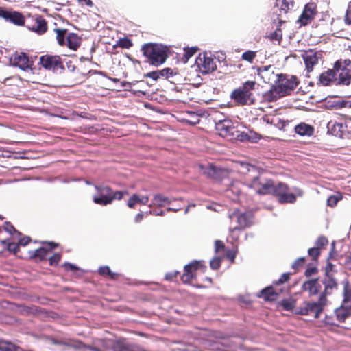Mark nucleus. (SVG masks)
<instances>
[{"instance_id": "obj_45", "label": "nucleus", "mask_w": 351, "mask_h": 351, "mask_svg": "<svg viewBox=\"0 0 351 351\" xmlns=\"http://www.w3.org/2000/svg\"><path fill=\"white\" fill-rule=\"evenodd\" d=\"M139 195L133 194L128 200L127 205L130 208H134L136 204H140Z\"/></svg>"}, {"instance_id": "obj_47", "label": "nucleus", "mask_w": 351, "mask_h": 351, "mask_svg": "<svg viewBox=\"0 0 351 351\" xmlns=\"http://www.w3.org/2000/svg\"><path fill=\"white\" fill-rule=\"evenodd\" d=\"M61 260V254L55 253L49 258V263L51 266H56Z\"/></svg>"}, {"instance_id": "obj_7", "label": "nucleus", "mask_w": 351, "mask_h": 351, "mask_svg": "<svg viewBox=\"0 0 351 351\" xmlns=\"http://www.w3.org/2000/svg\"><path fill=\"white\" fill-rule=\"evenodd\" d=\"M40 64L46 70L62 73L64 66L60 56L45 54L40 57Z\"/></svg>"}, {"instance_id": "obj_20", "label": "nucleus", "mask_w": 351, "mask_h": 351, "mask_svg": "<svg viewBox=\"0 0 351 351\" xmlns=\"http://www.w3.org/2000/svg\"><path fill=\"white\" fill-rule=\"evenodd\" d=\"M97 73L96 71L89 70L86 71L81 68H77L75 72H73L69 76L70 79L73 81L75 84H80L83 82L86 78L88 74Z\"/></svg>"}, {"instance_id": "obj_33", "label": "nucleus", "mask_w": 351, "mask_h": 351, "mask_svg": "<svg viewBox=\"0 0 351 351\" xmlns=\"http://www.w3.org/2000/svg\"><path fill=\"white\" fill-rule=\"evenodd\" d=\"M280 204L291 203L293 204L296 201L295 195L292 193L285 192L278 199Z\"/></svg>"}, {"instance_id": "obj_29", "label": "nucleus", "mask_w": 351, "mask_h": 351, "mask_svg": "<svg viewBox=\"0 0 351 351\" xmlns=\"http://www.w3.org/2000/svg\"><path fill=\"white\" fill-rule=\"evenodd\" d=\"M21 348L11 341L0 339V351H19Z\"/></svg>"}, {"instance_id": "obj_42", "label": "nucleus", "mask_w": 351, "mask_h": 351, "mask_svg": "<svg viewBox=\"0 0 351 351\" xmlns=\"http://www.w3.org/2000/svg\"><path fill=\"white\" fill-rule=\"evenodd\" d=\"M3 229L7 232L10 234H17L18 236H21V233L19 232L16 228L13 226V225L10 221L5 222L3 225Z\"/></svg>"}, {"instance_id": "obj_18", "label": "nucleus", "mask_w": 351, "mask_h": 351, "mask_svg": "<svg viewBox=\"0 0 351 351\" xmlns=\"http://www.w3.org/2000/svg\"><path fill=\"white\" fill-rule=\"evenodd\" d=\"M319 82L324 86H328L332 82H334L336 85H338L337 76L334 70V68L332 69H328V71L322 73L319 76Z\"/></svg>"}, {"instance_id": "obj_26", "label": "nucleus", "mask_w": 351, "mask_h": 351, "mask_svg": "<svg viewBox=\"0 0 351 351\" xmlns=\"http://www.w3.org/2000/svg\"><path fill=\"white\" fill-rule=\"evenodd\" d=\"M8 22L12 23L16 25L22 26L25 24V17L17 11H12L10 14Z\"/></svg>"}, {"instance_id": "obj_13", "label": "nucleus", "mask_w": 351, "mask_h": 351, "mask_svg": "<svg viewBox=\"0 0 351 351\" xmlns=\"http://www.w3.org/2000/svg\"><path fill=\"white\" fill-rule=\"evenodd\" d=\"M302 58L308 72L313 71V66L318 64L319 60L322 58V51H306Z\"/></svg>"}, {"instance_id": "obj_43", "label": "nucleus", "mask_w": 351, "mask_h": 351, "mask_svg": "<svg viewBox=\"0 0 351 351\" xmlns=\"http://www.w3.org/2000/svg\"><path fill=\"white\" fill-rule=\"evenodd\" d=\"M256 56V51L248 50L243 53V60L247 61L250 63H253Z\"/></svg>"}, {"instance_id": "obj_14", "label": "nucleus", "mask_w": 351, "mask_h": 351, "mask_svg": "<svg viewBox=\"0 0 351 351\" xmlns=\"http://www.w3.org/2000/svg\"><path fill=\"white\" fill-rule=\"evenodd\" d=\"M11 64L22 70H27L31 67L32 62L28 56L23 52L15 53L10 58Z\"/></svg>"}, {"instance_id": "obj_27", "label": "nucleus", "mask_w": 351, "mask_h": 351, "mask_svg": "<svg viewBox=\"0 0 351 351\" xmlns=\"http://www.w3.org/2000/svg\"><path fill=\"white\" fill-rule=\"evenodd\" d=\"M67 46L69 49L76 50L81 44V39L75 33H69L66 36Z\"/></svg>"}, {"instance_id": "obj_35", "label": "nucleus", "mask_w": 351, "mask_h": 351, "mask_svg": "<svg viewBox=\"0 0 351 351\" xmlns=\"http://www.w3.org/2000/svg\"><path fill=\"white\" fill-rule=\"evenodd\" d=\"M230 98L234 105L240 106L241 104V88L234 89L230 94Z\"/></svg>"}, {"instance_id": "obj_50", "label": "nucleus", "mask_w": 351, "mask_h": 351, "mask_svg": "<svg viewBox=\"0 0 351 351\" xmlns=\"http://www.w3.org/2000/svg\"><path fill=\"white\" fill-rule=\"evenodd\" d=\"M179 274H180L179 271H172L168 272V273H167L165 274V279L167 281L172 282V281H174L175 279L177 278V277H178V276Z\"/></svg>"}, {"instance_id": "obj_52", "label": "nucleus", "mask_w": 351, "mask_h": 351, "mask_svg": "<svg viewBox=\"0 0 351 351\" xmlns=\"http://www.w3.org/2000/svg\"><path fill=\"white\" fill-rule=\"evenodd\" d=\"M12 10H7L5 8L0 7V18L3 19L5 21H8L10 14H11Z\"/></svg>"}, {"instance_id": "obj_21", "label": "nucleus", "mask_w": 351, "mask_h": 351, "mask_svg": "<svg viewBox=\"0 0 351 351\" xmlns=\"http://www.w3.org/2000/svg\"><path fill=\"white\" fill-rule=\"evenodd\" d=\"M335 315L339 322H343L351 315V308L349 306H345L344 304H341V306L335 310Z\"/></svg>"}, {"instance_id": "obj_48", "label": "nucleus", "mask_w": 351, "mask_h": 351, "mask_svg": "<svg viewBox=\"0 0 351 351\" xmlns=\"http://www.w3.org/2000/svg\"><path fill=\"white\" fill-rule=\"evenodd\" d=\"M341 199V196L340 195H330L327 199V206L330 207H334L336 206L337 202Z\"/></svg>"}, {"instance_id": "obj_30", "label": "nucleus", "mask_w": 351, "mask_h": 351, "mask_svg": "<svg viewBox=\"0 0 351 351\" xmlns=\"http://www.w3.org/2000/svg\"><path fill=\"white\" fill-rule=\"evenodd\" d=\"M289 187L287 184L283 182L274 183V190L271 195L278 197V199L285 192H287Z\"/></svg>"}, {"instance_id": "obj_28", "label": "nucleus", "mask_w": 351, "mask_h": 351, "mask_svg": "<svg viewBox=\"0 0 351 351\" xmlns=\"http://www.w3.org/2000/svg\"><path fill=\"white\" fill-rule=\"evenodd\" d=\"M49 250L45 247H41L35 251L30 252V258L36 261H42L46 258Z\"/></svg>"}, {"instance_id": "obj_37", "label": "nucleus", "mask_w": 351, "mask_h": 351, "mask_svg": "<svg viewBox=\"0 0 351 351\" xmlns=\"http://www.w3.org/2000/svg\"><path fill=\"white\" fill-rule=\"evenodd\" d=\"M281 3L280 10L287 13L289 10L293 7V0H277V5Z\"/></svg>"}, {"instance_id": "obj_3", "label": "nucleus", "mask_w": 351, "mask_h": 351, "mask_svg": "<svg viewBox=\"0 0 351 351\" xmlns=\"http://www.w3.org/2000/svg\"><path fill=\"white\" fill-rule=\"evenodd\" d=\"M97 194L93 196V202L101 206L111 204L114 200H121L124 195H128V191H113L107 185H96Z\"/></svg>"}, {"instance_id": "obj_34", "label": "nucleus", "mask_w": 351, "mask_h": 351, "mask_svg": "<svg viewBox=\"0 0 351 351\" xmlns=\"http://www.w3.org/2000/svg\"><path fill=\"white\" fill-rule=\"evenodd\" d=\"M260 138V135L250 130H247V131H243V141L244 140H247L252 142H256Z\"/></svg>"}, {"instance_id": "obj_64", "label": "nucleus", "mask_w": 351, "mask_h": 351, "mask_svg": "<svg viewBox=\"0 0 351 351\" xmlns=\"http://www.w3.org/2000/svg\"><path fill=\"white\" fill-rule=\"evenodd\" d=\"M345 265L351 271V255L346 256L345 260Z\"/></svg>"}, {"instance_id": "obj_5", "label": "nucleus", "mask_w": 351, "mask_h": 351, "mask_svg": "<svg viewBox=\"0 0 351 351\" xmlns=\"http://www.w3.org/2000/svg\"><path fill=\"white\" fill-rule=\"evenodd\" d=\"M337 76V84L348 86L351 83V60L339 59L334 64Z\"/></svg>"}, {"instance_id": "obj_32", "label": "nucleus", "mask_w": 351, "mask_h": 351, "mask_svg": "<svg viewBox=\"0 0 351 351\" xmlns=\"http://www.w3.org/2000/svg\"><path fill=\"white\" fill-rule=\"evenodd\" d=\"M98 272L100 275L108 276L110 279L117 280L119 277V274L112 272L108 266L100 267Z\"/></svg>"}, {"instance_id": "obj_41", "label": "nucleus", "mask_w": 351, "mask_h": 351, "mask_svg": "<svg viewBox=\"0 0 351 351\" xmlns=\"http://www.w3.org/2000/svg\"><path fill=\"white\" fill-rule=\"evenodd\" d=\"M117 45L122 49H130L133 46V43L130 38L125 37L117 41Z\"/></svg>"}, {"instance_id": "obj_60", "label": "nucleus", "mask_w": 351, "mask_h": 351, "mask_svg": "<svg viewBox=\"0 0 351 351\" xmlns=\"http://www.w3.org/2000/svg\"><path fill=\"white\" fill-rule=\"evenodd\" d=\"M160 71L161 72V76L169 77L173 75V71L170 68H165Z\"/></svg>"}, {"instance_id": "obj_56", "label": "nucleus", "mask_w": 351, "mask_h": 351, "mask_svg": "<svg viewBox=\"0 0 351 351\" xmlns=\"http://www.w3.org/2000/svg\"><path fill=\"white\" fill-rule=\"evenodd\" d=\"M335 106L337 108H351V101H338L336 102Z\"/></svg>"}, {"instance_id": "obj_55", "label": "nucleus", "mask_w": 351, "mask_h": 351, "mask_svg": "<svg viewBox=\"0 0 351 351\" xmlns=\"http://www.w3.org/2000/svg\"><path fill=\"white\" fill-rule=\"evenodd\" d=\"M221 256H223V258L226 257L232 262L235 258V252L232 250H226L225 253L223 254H221Z\"/></svg>"}, {"instance_id": "obj_38", "label": "nucleus", "mask_w": 351, "mask_h": 351, "mask_svg": "<svg viewBox=\"0 0 351 351\" xmlns=\"http://www.w3.org/2000/svg\"><path fill=\"white\" fill-rule=\"evenodd\" d=\"M56 38L60 45H64L65 44V36L66 34V29H56Z\"/></svg>"}, {"instance_id": "obj_15", "label": "nucleus", "mask_w": 351, "mask_h": 351, "mask_svg": "<svg viewBox=\"0 0 351 351\" xmlns=\"http://www.w3.org/2000/svg\"><path fill=\"white\" fill-rule=\"evenodd\" d=\"M316 14V6L314 3H308L305 5L302 13L298 20L300 25H306L313 19Z\"/></svg>"}, {"instance_id": "obj_25", "label": "nucleus", "mask_w": 351, "mask_h": 351, "mask_svg": "<svg viewBox=\"0 0 351 351\" xmlns=\"http://www.w3.org/2000/svg\"><path fill=\"white\" fill-rule=\"evenodd\" d=\"M182 198H173V199L167 197L162 194H156L153 197L154 204L156 205L158 207H163L167 204H170L172 201L180 200L182 201Z\"/></svg>"}, {"instance_id": "obj_44", "label": "nucleus", "mask_w": 351, "mask_h": 351, "mask_svg": "<svg viewBox=\"0 0 351 351\" xmlns=\"http://www.w3.org/2000/svg\"><path fill=\"white\" fill-rule=\"evenodd\" d=\"M226 246L223 243V242L221 240H216L215 242V252L217 254H221V252L223 254L226 251Z\"/></svg>"}, {"instance_id": "obj_39", "label": "nucleus", "mask_w": 351, "mask_h": 351, "mask_svg": "<svg viewBox=\"0 0 351 351\" xmlns=\"http://www.w3.org/2000/svg\"><path fill=\"white\" fill-rule=\"evenodd\" d=\"M223 259V256L219 254V256H215L210 261V267L213 270H217L221 267V263Z\"/></svg>"}, {"instance_id": "obj_61", "label": "nucleus", "mask_w": 351, "mask_h": 351, "mask_svg": "<svg viewBox=\"0 0 351 351\" xmlns=\"http://www.w3.org/2000/svg\"><path fill=\"white\" fill-rule=\"evenodd\" d=\"M345 22L346 24L351 25V7L349 6L345 16Z\"/></svg>"}, {"instance_id": "obj_36", "label": "nucleus", "mask_w": 351, "mask_h": 351, "mask_svg": "<svg viewBox=\"0 0 351 351\" xmlns=\"http://www.w3.org/2000/svg\"><path fill=\"white\" fill-rule=\"evenodd\" d=\"M114 351H134L131 350L123 341H117L112 346ZM138 351H145L140 350Z\"/></svg>"}, {"instance_id": "obj_17", "label": "nucleus", "mask_w": 351, "mask_h": 351, "mask_svg": "<svg viewBox=\"0 0 351 351\" xmlns=\"http://www.w3.org/2000/svg\"><path fill=\"white\" fill-rule=\"evenodd\" d=\"M302 288L304 291H308L310 295H315L320 292L322 287L319 283V279L314 278L305 281Z\"/></svg>"}, {"instance_id": "obj_22", "label": "nucleus", "mask_w": 351, "mask_h": 351, "mask_svg": "<svg viewBox=\"0 0 351 351\" xmlns=\"http://www.w3.org/2000/svg\"><path fill=\"white\" fill-rule=\"evenodd\" d=\"M330 133L339 138H343V134L346 130V125L343 123H331L328 124Z\"/></svg>"}, {"instance_id": "obj_6", "label": "nucleus", "mask_w": 351, "mask_h": 351, "mask_svg": "<svg viewBox=\"0 0 351 351\" xmlns=\"http://www.w3.org/2000/svg\"><path fill=\"white\" fill-rule=\"evenodd\" d=\"M326 304L323 297H319L317 302H304L297 311V313L302 315H313L315 318L317 319Z\"/></svg>"}, {"instance_id": "obj_11", "label": "nucleus", "mask_w": 351, "mask_h": 351, "mask_svg": "<svg viewBox=\"0 0 351 351\" xmlns=\"http://www.w3.org/2000/svg\"><path fill=\"white\" fill-rule=\"evenodd\" d=\"M202 266V261H193L184 267V273L181 276V280L184 284H191L196 278V271Z\"/></svg>"}, {"instance_id": "obj_16", "label": "nucleus", "mask_w": 351, "mask_h": 351, "mask_svg": "<svg viewBox=\"0 0 351 351\" xmlns=\"http://www.w3.org/2000/svg\"><path fill=\"white\" fill-rule=\"evenodd\" d=\"M257 74L265 83L275 82L276 80V75L274 74V69L271 65L257 68Z\"/></svg>"}, {"instance_id": "obj_24", "label": "nucleus", "mask_w": 351, "mask_h": 351, "mask_svg": "<svg viewBox=\"0 0 351 351\" xmlns=\"http://www.w3.org/2000/svg\"><path fill=\"white\" fill-rule=\"evenodd\" d=\"M259 296L266 301L271 302L276 300L278 293L274 290V287H267L261 290Z\"/></svg>"}, {"instance_id": "obj_19", "label": "nucleus", "mask_w": 351, "mask_h": 351, "mask_svg": "<svg viewBox=\"0 0 351 351\" xmlns=\"http://www.w3.org/2000/svg\"><path fill=\"white\" fill-rule=\"evenodd\" d=\"M254 81H246L243 84V104L253 103L254 99L251 97L250 90L254 88Z\"/></svg>"}, {"instance_id": "obj_49", "label": "nucleus", "mask_w": 351, "mask_h": 351, "mask_svg": "<svg viewBox=\"0 0 351 351\" xmlns=\"http://www.w3.org/2000/svg\"><path fill=\"white\" fill-rule=\"evenodd\" d=\"M320 253V249H319L317 247L309 248L308 250V254L309 256L312 258L313 260L317 259L319 256Z\"/></svg>"}, {"instance_id": "obj_54", "label": "nucleus", "mask_w": 351, "mask_h": 351, "mask_svg": "<svg viewBox=\"0 0 351 351\" xmlns=\"http://www.w3.org/2000/svg\"><path fill=\"white\" fill-rule=\"evenodd\" d=\"M269 38L272 40L279 41L282 38L281 31L280 29H276L270 34Z\"/></svg>"}, {"instance_id": "obj_59", "label": "nucleus", "mask_w": 351, "mask_h": 351, "mask_svg": "<svg viewBox=\"0 0 351 351\" xmlns=\"http://www.w3.org/2000/svg\"><path fill=\"white\" fill-rule=\"evenodd\" d=\"M31 241V238L27 236H25L19 239V245L25 246L28 245Z\"/></svg>"}, {"instance_id": "obj_57", "label": "nucleus", "mask_w": 351, "mask_h": 351, "mask_svg": "<svg viewBox=\"0 0 351 351\" xmlns=\"http://www.w3.org/2000/svg\"><path fill=\"white\" fill-rule=\"evenodd\" d=\"M305 261V258L304 257H300L298 258L297 260H295L292 265H291V267L294 269H298L300 266L302 265V264L304 263Z\"/></svg>"}, {"instance_id": "obj_23", "label": "nucleus", "mask_w": 351, "mask_h": 351, "mask_svg": "<svg viewBox=\"0 0 351 351\" xmlns=\"http://www.w3.org/2000/svg\"><path fill=\"white\" fill-rule=\"evenodd\" d=\"M295 132L300 136H311L314 132L313 126L305 123H301L295 127Z\"/></svg>"}, {"instance_id": "obj_63", "label": "nucleus", "mask_w": 351, "mask_h": 351, "mask_svg": "<svg viewBox=\"0 0 351 351\" xmlns=\"http://www.w3.org/2000/svg\"><path fill=\"white\" fill-rule=\"evenodd\" d=\"M67 69L70 72V75L75 72L77 67H76L72 62V61H69L66 62Z\"/></svg>"}, {"instance_id": "obj_8", "label": "nucleus", "mask_w": 351, "mask_h": 351, "mask_svg": "<svg viewBox=\"0 0 351 351\" xmlns=\"http://www.w3.org/2000/svg\"><path fill=\"white\" fill-rule=\"evenodd\" d=\"M215 128L221 136L230 140L237 138L240 136L239 132L233 125L232 122L228 119L219 121L216 123Z\"/></svg>"}, {"instance_id": "obj_46", "label": "nucleus", "mask_w": 351, "mask_h": 351, "mask_svg": "<svg viewBox=\"0 0 351 351\" xmlns=\"http://www.w3.org/2000/svg\"><path fill=\"white\" fill-rule=\"evenodd\" d=\"M328 241L324 236H319L315 243V247H318L319 249L324 247L328 245Z\"/></svg>"}, {"instance_id": "obj_62", "label": "nucleus", "mask_w": 351, "mask_h": 351, "mask_svg": "<svg viewBox=\"0 0 351 351\" xmlns=\"http://www.w3.org/2000/svg\"><path fill=\"white\" fill-rule=\"evenodd\" d=\"M282 305L285 310H291L293 308V303L289 300H283Z\"/></svg>"}, {"instance_id": "obj_10", "label": "nucleus", "mask_w": 351, "mask_h": 351, "mask_svg": "<svg viewBox=\"0 0 351 351\" xmlns=\"http://www.w3.org/2000/svg\"><path fill=\"white\" fill-rule=\"evenodd\" d=\"M195 63L202 74L211 73L217 69L214 59L206 52L199 53Z\"/></svg>"}, {"instance_id": "obj_2", "label": "nucleus", "mask_w": 351, "mask_h": 351, "mask_svg": "<svg viewBox=\"0 0 351 351\" xmlns=\"http://www.w3.org/2000/svg\"><path fill=\"white\" fill-rule=\"evenodd\" d=\"M276 85H272L269 92L275 99L290 95L298 84L295 76L288 77L284 74H276Z\"/></svg>"}, {"instance_id": "obj_31", "label": "nucleus", "mask_w": 351, "mask_h": 351, "mask_svg": "<svg viewBox=\"0 0 351 351\" xmlns=\"http://www.w3.org/2000/svg\"><path fill=\"white\" fill-rule=\"evenodd\" d=\"M343 304L345 306H349L351 308V285L348 282L344 284L343 287Z\"/></svg>"}, {"instance_id": "obj_51", "label": "nucleus", "mask_w": 351, "mask_h": 351, "mask_svg": "<svg viewBox=\"0 0 351 351\" xmlns=\"http://www.w3.org/2000/svg\"><path fill=\"white\" fill-rule=\"evenodd\" d=\"M7 250L9 252H13L14 254H16L17 252H19V243L13 242L8 243Z\"/></svg>"}, {"instance_id": "obj_53", "label": "nucleus", "mask_w": 351, "mask_h": 351, "mask_svg": "<svg viewBox=\"0 0 351 351\" xmlns=\"http://www.w3.org/2000/svg\"><path fill=\"white\" fill-rule=\"evenodd\" d=\"M145 76L157 80L161 77V72L160 71H152L145 75Z\"/></svg>"}, {"instance_id": "obj_1", "label": "nucleus", "mask_w": 351, "mask_h": 351, "mask_svg": "<svg viewBox=\"0 0 351 351\" xmlns=\"http://www.w3.org/2000/svg\"><path fill=\"white\" fill-rule=\"evenodd\" d=\"M243 184L255 191L261 195H271L274 190V181L261 178L258 169L250 163L243 161Z\"/></svg>"}, {"instance_id": "obj_58", "label": "nucleus", "mask_w": 351, "mask_h": 351, "mask_svg": "<svg viewBox=\"0 0 351 351\" xmlns=\"http://www.w3.org/2000/svg\"><path fill=\"white\" fill-rule=\"evenodd\" d=\"M317 271H318V270H317V267H308L305 271V276L306 277H310V276L317 274Z\"/></svg>"}, {"instance_id": "obj_40", "label": "nucleus", "mask_w": 351, "mask_h": 351, "mask_svg": "<svg viewBox=\"0 0 351 351\" xmlns=\"http://www.w3.org/2000/svg\"><path fill=\"white\" fill-rule=\"evenodd\" d=\"M199 49L197 47H184V58L186 59V61L193 56Z\"/></svg>"}, {"instance_id": "obj_9", "label": "nucleus", "mask_w": 351, "mask_h": 351, "mask_svg": "<svg viewBox=\"0 0 351 351\" xmlns=\"http://www.w3.org/2000/svg\"><path fill=\"white\" fill-rule=\"evenodd\" d=\"M26 27L31 31L35 32L39 34H44L47 30V22L43 16L36 14L32 16L29 14L25 18Z\"/></svg>"}, {"instance_id": "obj_4", "label": "nucleus", "mask_w": 351, "mask_h": 351, "mask_svg": "<svg viewBox=\"0 0 351 351\" xmlns=\"http://www.w3.org/2000/svg\"><path fill=\"white\" fill-rule=\"evenodd\" d=\"M150 64L158 66L163 64L167 57L168 48L161 44L147 43L141 49Z\"/></svg>"}, {"instance_id": "obj_12", "label": "nucleus", "mask_w": 351, "mask_h": 351, "mask_svg": "<svg viewBox=\"0 0 351 351\" xmlns=\"http://www.w3.org/2000/svg\"><path fill=\"white\" fill-rule=\"evenodd\" d=\"M321 282L324 287V289L321 293L319 297H323L324 301L327 303L326 296L331 295L337 289V282L332 275H325Z\"/></svg>"}]
</instances>
